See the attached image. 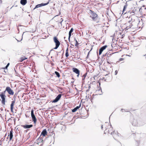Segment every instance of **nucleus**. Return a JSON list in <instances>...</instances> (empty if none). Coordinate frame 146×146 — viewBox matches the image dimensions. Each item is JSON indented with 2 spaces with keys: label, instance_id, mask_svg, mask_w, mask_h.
<instances>
[{
  "label": "nucleus",
  "instance_id": "nucleus-1",
  "mask_svg": "<svg viewBox=\"0 0 146 146\" xmlns=\"http://www.w3.org/2000/svg\"><path fill=\"white\" fill-rule=\"evenodd\" d=\"M6 91L7 92L8 94L11 95H13L14 94V92L9 87H7L5 91L1 93L0 96L1 99V104L3 106H5V105L6 96L5 94Z\"/></svg>",
  "mask_w": 146,
  "mask_h": 146
},
{
  "label": "nucleus",
  "instance_id": "nucleus-2",
  "mask_svg": "<svg viewBox=\"0 0 146 146\" xmlns=\"http://www.w3.org/2000/svg\"><path fill=\"white\" fill-rule=\"evenodd\" d=\"M128 29L127 28H125L123 29V28H119V29L116 31V33H115L114 35H119V36H118L117 37H119V38H123L124 36V34L125 33L127 32V31L125 32Z\"/></svg>",
  "mask_w": 146,
  "mask_h": 146
},
{
  "label": "nucleus",
  "instance_id": "nucleus-3",
  "mask_svg": "<svg viewBox=\"0 0 146 146\" xmlns=\"http://www.w3.org/2000/svg\"><path fill=\"white\" fill-rule=\"evenodd\" d=\"M42 137H40L34 143L35 146H41L43 144V140Z\"/></svg>",
  "mask_w": 146,
  "mask_h": 146
},
{
  "label": "nucleus",
  "instance_id": "nucleus-4",
  "mask_svg": "<svg viewBox=\"0 0 146 146\" xmlns=\"http://www.w3.org/2000/svg\"><path fill=\"white\" fill-rule=\"evenodd\" d=\"M93 90L95 91L97 95H100L101 94V89L100 87H99L98 84H95L93 86Z\"/></svg>",
  "mask_w": 146,
  "mask_h": 146
},
{
  "label": "nucleus",
  "instance_id": "nucleus-5",
  "mask_svg": "<svg viewBox=\"0 0 146 146\" xmlns=\"http://www.w3.org/2000/svg\"><path fill=\"white\" fill-rule=\"evenodd\" d=\"M90 17L94 21H96L98 19V15L96 13L93 12L91 10H90Z\"/></svg>",
  "mask_w": 146,
  "mask_h": 146
},
{
  "label": "nucleus",
  "instance_id": "nucleus-6",
  "mask_svg": "<svg viewBox=\"0 0 146 146\" xmlns=\"http://www.w3.org/2000/svg\"><path fill=\"white\" fill-rule=\"evenodd\" d=\"M54 41L56 44V46L54 48V49H57L60 44V42L58 40L57 38L56 37H54Z\"/></svg>",
  "mask_w": 146,
  "mask_h": 146
},
{
  "label": "nucleus",
  "instance_id": "nucleus-7",
  "mask_svg": "<svg viewBox=\"0 0 146 146\" xmlns=\"http://www.w3.org/2000/svg\"><path fill=\"white\" fill-rule=\"evenodd\" d=\"M31 116L32 117V119L33 120V121L35 125H36V123L37 122V119L34 113L33 110V109L31 110Z\"/></svg>",
  "mask_w": 146,
  "mask_h": 146
},
{
  "label": "nucleus",
  "instance_id": "nucleus-8",
  "mask_svg": "<svg viewBox=\"0 0 146 146\" xmlns=\"http://www.w3.org/2000/svg\"><path fill=\"white\" fill-rule=\"evenodd\" d=\"M38 39L34 37L32 38L31 40V43L33 45H36L38 42Z\"/></svg>",
  "mask_w": 146,
  "mask_h": 146
},
{
  "label": "nucleus",
  "instance_id": "nucleus-9",
  "mask_svg": "<svg viewBox=\"0 0 146 146\" xmlns=\"http://www.w3.org/2000/svg\"><path fill=\"white\" fill-rule=\"evenodd\" d=\"M72 70L74 72L77 74V76L78 77L80 74V71L77 68H72Z\"/></svg>",
  "mask_w": 146,
  "mask_h": 146
},
{
  "label": "nucleus",
  "instance_id": "nucleus-10",
  "mask_svg": "<svg viewBox=\"0 0 146 146\" xmlns=\"http://www.w3.org/2000/svg\"><path fill=\"white\" fill-rule=\"evenodd\" d=\"M47 135V133L46 129H44L42 132L40 136V137H44Z\"/></svg>",
  "mask_w": 146,
  "mask_h": 146
},
{
  "label": "nucleus",
  "instance_id": "nucleus-11",
  "mask_svg": "<svg viewBox=\"0 0 146 146\" xmlns=\"http://www.w3.org/2000/svg\"><path fill=\"white\" fill-rule=\"evenodd\" d=\"M15 100H14L11 102V111L12 112H13V110L14 109V106L15 103Z\"/></svg>",
  "mask_w": 146,
  "mask_h": 146
},
{
  "label": "nucleus",
  "instance_id": "nucleus-12",
  "mask_svg": "<svg viewBox=\"0 0 146 146\" xmlns=\"http://www.w3.org/2000/svg\"><path fill=\"white\" fill-rule=\"evenodd\" d=\"M107 47V46L106 45H105L104 46H103L101 47L100 50H99V54L100 55L103 51Z\"/></svg>",
  "mask_w": 146,
  "mask_h": 146
},
{
  "label": "nucleus",
  "instance_id": "nucleus-13",
  "mask_svg": "<svg viewBox=\"0 0 146 146\" xmlns=\"http://www.w3.org/2000/svg\"><path fill=\"white\" fill-rule=\"evenodd\" d=\"M61 94H58L57 96L56 97V98L53 100L52 102H57L59 99L61 97Z\"/></svg>",
  "mask_w": 146,
  "mask_h": 146
},
{
  "label": "nucleus",
  "instance_id": "nucleus-14",
  "mask_svg": "<svg viewBox=\"0 0 146 146\" xmlns=\"http://www.w3.org/2000/svg\"><path fill=\"white\" fill-rule=\"evenodd\" d=\"M21 126L25 129L30 128L33 127V125H21Z\"/></svg>",
  "mask_w": 146,
  "mask_h": 146
},
{
  "label": "nucleus",
  "instance_id": "nucleus-15",
  "mask_svg": "<svg viewBox=\"0 0 146 146\" xmlns=\"http://www.w3.org/2000/svg\"><path fill=\"white\" fill-rule=\"evenodd\" d=\"M13 129H11L10 131V134L8 135L9 137V141H11L12 139L13 135Z\"/></svg>",
  "mask_w": 146,
  "mask_h": 146
},
{
  "label": "nucleus",
  "instance_id": "nucleus-16",
  "mask_svg": "<svg viewBox=\"0 0 146 146\" xmlns=\"http://www.w3.org/2000/svg\"><path fill=\"white\" fill-rule=\"evenodd\" d=\"M27 58L25 56H23L19 58V61L22 62L23 61L27 59Z\"/></svg>",
  "mask_w": 146,
  "mask_h": 146
},
{
  "label": "nucleus",
  "instance_id": "nucleus-17",
  "mask_svg": "<svg viewBox=\"0 0 146 146\" xmlns=\"http://www.w3.org/2000/svg\"><path fill=\"white\" fill-rule=\"evenodd\" d=\"M81 104H80L79 106H77L74 109L72 110V111L73 112H76L78 109H79L81 107Z\"/></svg>",
  "mask_w": 146,
  "mask_h": 146
},
{
  "label": "nucleus",
  "instance_id": "nucleus-18",
  "mask_svg": "<svg viewBox=\"0 0 146 146\" xmlns=\"http://www.w3.org/2000/svg\"><path fill=\"white\" fill-rule=\"evenodd\" d=\"M113 130L112 129V128H110V129L108 130V129H106L105 131H108L109 133H110L111 134H112V133L113 132Z\"/></svg>",
  "mask_w": 146,
  "mask_h": 146
},
{
  "label": "nucleus",
  "instance_id": "nucleus-19",
  "mask_svg": "<svg viewBox=\"0 0 146 146\" xmlns=\"http://www.w3.org/2000/svg\"><path fill=\"white\" fill-rule=\"evenodd\" d=\"M74 30L73 29V28H71V29L69 33V37H68V40H69L70 39V36L71 35V33L73 32V31Z\"/></svg>",
  "mask_w": 146,
  "mask_h": 146
},
{
  "label": "nucleus",
  "instance_id": "nucleus-20",
  "mask_svg": "<svg viewBox=\"0 0 146 146\" xmlns=\"http://www.w3.org/2000/svg\"><path fill=\"white\" fill-rule=\"evenodd\" d=\"M46 4H46V3H44V4L42 3L41 4H38L36 6V7H35V8H37L40 7L45 5H46Z\"/></svg>",
  "mask_w": 146,
  "mask_h": 146
},
{
  "label": "nucleus",
  "instance_id": "nucleus-21",
  "mask_svg": "<svg viewBox=\"0 0 146 146\" xmlns=\"http://www.w3.org/2000/svg\"><path fill=\"white\" fill-rule=\"evenodd\" d=\"M27 0H21V3L23 5H25L27 3Z\"/></svg>",
  "mask_w": 146,
  "mask_h": 146
},
{
  "label": "nucleus",
  "instance_id": "nucleus-22",
  "mask_svg": "<svg viewBox=\"0 0 146 146\" xmlns=\"http://www.w3.org/2000/svg\"><path fill=\"white\" fill-rule=\"evenodd\" d=\"M115 146H121V143L119 141H117L115 143Z\"/></svg>",
  "mask_w": 146,
  "mask_h": 146
},
{
  "label": "nucleus",
  "instance_id": "nucleus-23",
  "mask_svg": "<svg viewBox=\"0 0 146 146\" xmlns=\"http://www.w3.org/2000/svg\"><path fill=\"white\" fill-rule=\"evenodd\" d=\"M65 56L67 58H68V57L69 56L68 49V48H67V49L66 50Z\"/></svg>",
  "mask_w": 146,
  "mask_h": 146
},
{
  "label": "nucleus",
  "instance_id": "nucleus-24",
  "mask_svg": "<svg viewBox=\"0 0 146 146\" xmlns=\"http://www.w3.org/2000/svg\"><path fill=\"white\" fill-rule=\"evenodd\" d=\"M74 40L75 41V46H76L77 47L79 43H78V41L76 39H75Z\"/></svg>",
  "mask_w": 146,
  "mask_h": 146
},
{
  "label": "nucleus",
  "instance_id": "nucleus-25",
  "mask_svg": "<svg viewBox=\"0 0 146 146\" xmlns=\"http://www.w3.org/2000/svg\"><path fill=\"white\" fill-rule=\"evenodd\" d=\"M55 74L57 76L58 78H59L60 77V74L58 72H57V71H55Z\"/></svg>",
  "mask_w": 146,
  "mask_h": 146
},
{
  "label": "nucleus",
  "instance_id": "nucleus-26",
  "mask_svg": "<svg viewBox=\"0 0 146 146\" xmlns=\"http://www.w3.org/2000/svg\"><path fill=\"white\" fill-rule=\"evenodd\" d=\"M33 29H32V30H30V32H32V33H34L35 32L36 30V28H33Z\"/></svg>",
  "mask_w": 146,
  "mask_h": 146
},
{
  "label": "nucleus",
  "instance_id": "nucleus-27",
  "mask_svg": "<svg viewBox=\"0 0 146 146\" xmlns=\"http://www.w3.org/2000/svg\"><path fill=\"white\" fill-rule=\"evenodd\" d=\"M9 63H8V64H7V66H6V67H5L3 68V69H7V67L9 66Z\"/></svg>",
  "mask_w": 146,
  "mask_h": 146
},
{
  "label": "nucleus",
  "instance_id": "nucleus-28",
  "mask_svg": "<svg viewBox=\"0 0 146 146\" xmlns=\"http://www.w3.org/2000/svg\"><path fill=\"white\" fill-rule=\"evenodd\" d=\"M87 73H86L83 76V77H84V78H83V80H84L85 79V77H86L87 75Z\"/></svg>",
  "mask_w": 146,
  "mask_h": 146
},
{
  "label": "nucleus",
  "instance_id": "nucleus-29",
  "mask_svg": "<svg viewBox=\"0 0 146 146\" xmlns=\"http://www.w3.org/2000/svg\"><path fill=\"white\" fill-rule=\"evenodd\" d=\"M124 60V59L123 58H120L119 59V61L118 62H119L120 61H123Z\"/></svg>",
  "mask_w": 146,
  "mask_h": 146
},
{
  "label": "nucleus",
  "instance_id": "nucleus-30",
  "mask_svg": "<svg viewBox=\"0 0 146 146\" xmlns=\"http://www.w3.org/2000/svg\"><path fill=\"white\" fill-rule=\"evenodd\" d=\"M109 56H108V57H106V60H107V62L108 63H109L110 64V63L109 62V61H108V60L109 59Z\"/></svg>",
  "mask_w": 146,
  "mask_h": 146
},
{
  "label": "nucleus",
  "instance_id": "nucleus-31",
  "mask_svg": "<svg viewBox=\"0 0 146 146\" xmlns=\"http://www.w3.org/2000/svg\"><path fill=\"white\" fill-rule=\"evenodd\" d=\"M117 73H118L117 71V70H116L115 72V75H116L117 74Z\"/></svg>",
  "mask_w": 146,
  "mask_h": 146
},
{
  "label": "nucleus",
  "instance_id": "nucleus-32",
  "mask_svg": "<svg viewBox=\"0 0 146 146\" xmlns=\"http://www.w3.org/2000/svg\"><path fill=\"white\" fill-rule=\"evenodd\" d=\"M137 124V123L135 124H133V123H132V125H133L134 126H136Z\"/></svg>",
  "mask_w": 146,
  "mask_h": 146
},
{
  "label": "nucleus",
  "instance_id": "nucleus-33",
  "mask_svg": "<svg viewBox=\"0 0 146 146\" xmlns=\"http://www.w3.org/2000/svg\"><path fill=\"white\" fill-rule=\"evenodd\" d=\"M103 128V125H102L101 126V128L102 129Z\"/></svg>",
  "mask_w": 146,
  "mask_h": 146
},
{
  "label": "nucleus",
  "instance_id": "nucleus-34",
  "mask_svg": "<svg viewBox=\"0 0 146 146\" xmlns=\"http://www.w3.org/2000/svg\"><path fill=\"white\" fill-rule=\"evenodd\" d=\"M125 9V7H124L123 10V11H124Z\"/></svg>",
  "mask_w": 146,
  "mask_h": 146
},
{
  "label": "nucleus",
  "instance_id": "nucleus-35",
  "mask_svg": "<svg viewBox=\"0 0 146 146\" xmlns=\"http://www.w3.org/2000/svg\"><path fill=\"white\" fill-rule=\"evenodd\" d=\"M125 9V7H124L123 10V11H124Z\"/></svg>",
  "mask_w": 146,
  "mask_h": 146
},
{
  "label": "nucleus",
  "instance_id": "nucleus-36",
  "mask_svg": "<svg viewBox=\"0 0 146 146\" xmlns=\"http://www.w3.org/2000/svg\"><path fill=\"white\" fill-rule=\"evenodd\" d=\"M4 72L5 73V74L6 73V72L5 70H4Z\"/></svg>",
  "mask_w": 146,
  "mask_h": 146
},
{
  "label": "nucleus",
  "instance_id": "nucleus-37",
  "mask_svg": "<svg viewBox=\"0 0 146 146\" xmlns=\"http://www.w3.org/2000/svg\"><path fill=\"white\" fill-rule=\"evenodd\" d=\"M25 116H26V117H27V115L26 114H25Z\"/></svg>",
  "mask_w": 146,
  "mask_h": 146
},
{
  "label": "nucleus",
  "instance_id": "nucleus-38",
  "mask_svg": "<svg viewBox=\"0 0 146 146\" xmlns=\"http://www.w3.org/2000/svg\"><path fill=\"white\" fill-rule=\"evenodd\" d=\"M37 100H39V99H40L39 98H37Z\"/></svg>",
  "mask_w": 146,
  "mask_h": 146
},
{
  "label": "nucleus",
  "instance_id": "nucleus-39",
  "mask_svg": "<svg viewBox=\"0 0 146 146\" xmlns=\"http://www.w3.org/2000/svg\"><path fill=\"white\" fill-rule=\"evenodd\" d=\"M27 112H29V113H30V112L29 111H27Z\"/></svg>",
  "mask_w": 146,
  "mask_h": 146
},
{
  "label": "nucleus",
  "instance_id": "nucleus-40",
  "mask_svg": "<svg viewBox=\"0 0 146 146\" xmlns=\"http://www.w3.org/2000/svg\"><path fill=\"white\" fill-rule=\"evenodd\" d=\"M16 146V145H15V146Z\"/></svg>",
  "mask_w": 146,
  "mask_h": 146
}]
</instances>
